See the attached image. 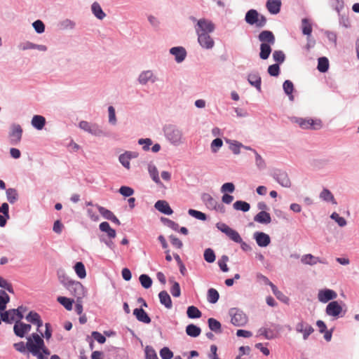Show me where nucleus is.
Instances as JSON below:
<instances>
[{
	"label": "nucleus",
	"mask_w": 359,
	"mask_h": 359,
	"mask_svg": "<svg viewBox=\"0 0 359 359\" xmlns=\"http://www.w3.org/2000/svg\"><path fill=\"white\" fill-rule=\"evenodd\" d=\"M229 261V257L226 255L222 256L221 259L218 260V265L219 269L223 272H228L229 267L226 264V262Z\"/></svg>",
	"instance_id": "58"
},
{
	"label": "nucleus",
	"mask_w": 359,
	"mask_h": 359,
	"mask_svg": "<svg viewBox=\"0 0 359 359\" xmlns=\"http://www.w3.org/2000/svg\"><path fill=\"white\" fill-rule=\"evenodd\" d=\"M337 297V292L331 289L325 288L320 290L318 293V301L322 303H327Z\"/></svg>",
	"instance_id": "12"
},
{
	"label": "nucleus",
	"mask_w": 359,
	"mask_h": 359,
	"mask_svg": "<svg viewBox=\"0 0 359 359\" xmlns=\"http://www.w3.org/2000/svg\"><path fill=\"white\" fill-rule=\"evenodd\" d=\"M163 131L166 140L174 146H179L184 142L183 133L177 126L165 125Z\"/></svg>",
	"instance_id": "3"
},
{
	"label": "nucleus",
	"mask_w": 359,
	"mask_h": 359,
	"mask_svg": "<svg viewBox=\"0 0 359 359\" xmlns=\"http://www.w3.org/2000/svg\"><path fill=\"white\" fill-rule=\"evenodd\" d=\"M292 121L297 123L302 129L319 130L322 128V121L320 119L303 118L293 117Z\"/></svg>",
	"instance_id": "6"
},
{
	"label": "nucleus",
	"mask_w": 359,
	"mask_h": 359,
	"mask_svg": "<svg viewBox=\"0 0 359 359\" xmlns=\"http://www.w3.org/2000/svg\"><path fill=\"white\" fill-rule=\"evenodd\" d=\"M253 153L255 155V163L257 168L260 170L266 168V163L262 157L257 152L256 150H253Z\"/></svg>",
	"instance_id": "59"
},
{
	"label": "nucleus",
	"mask_w": 359,
	"mask_h": 359,
	"mask_svg": "<svg viewBox=\"0 0 359 359\" xmlns=\"http://www.w3.org/2000/svg\"><path fill=\"white\" fill-rule=\"evenodd\" d=\"M133 315L136 319L143 323L149 324L151 323V318L142 308H136L133 310Z\"/></svg>",
	"instance_id": "17"
},
{
	"label": "nucleus",
	"mask_w": 359,
	"mask_h": 359,
	"mask_svg": "<svg viewBox=\"0 0 359 359\" xmlns=\"http://www.w3.org/2000/svg\"><path fill=\"white\" fill-rule=\"evenodd\" d=\"M254 221L260 224H268L271 222V217L269 212L260 211L254 217Z\"/></svg>",
	"instance_id": "21"
},
{
	"label": "nucleus",
	"mask_w": 359,
	"mask_h": 359,
	"mask_svg": "<svg viewBox=\"0 0 359 359\" xmlns=\"http://www.w3.org/2000/svg\"><path fill=\"white\" fill-rule=\"evenodd\" d=\"M32 337L34 341L29 339L28 351L37 359H47L45 355H49L50 351L46 346L43 339L37 333H32Z\"/></svg>",
	"instance_id": "1"
},
{
	"label": "nucleus",
	"mask_w": 359,
	"mask_h": 359,
	"mask_svg": "<svg viewBox=\"0 0 359 359\" xmlns=\"http://www.w3.org/2000/svg\"><path fill=\"white\" fill-rule=\"evenodd\" d=\"M201 198L203 203L209 210H212L214 208H215L217 201L210 194L208 193H203L201 194Z\"/></svg>",
	"instance_id": "20"
},
{
	"label": "nucleus",
	"mask_w": 359,
	"mask_h": 359,
	"mask_svg": "<svg viewBox=\"0 0 359 359\" xmlns=\"http://www.w3.org/2000/svg\"><path fill=\"white\" fill-rule=\"evenodd\" d=\"M229 314L231 316V323L235 326L242 327L248 323L246 314L240 309L231 308L229 311Z\"/></svg>",
	"instance_id": "5"
},
{
	"label": "nucleus",
	"mask_w": 359,
	"mask_h": 359,
	"mask_svg": "<svg viewBox=\"0 0 359 359\" xmlns=\"http://www.w3.org/2000/svg\"><path fill=\"white\" fill-rule=\"evenodd\" d=\"M223 141L221 138L217 137L214 139L210 144V149L212 153H217L222 147Z\"/></svg>",
	"instance_id": "52"
},
{
	"label": "nucleus",
	"mask_w": 359,
	"mask_h": 359,
	"mask_svg": "<svg viewBox=\"0 0 359 359\" xmlns=\"http://www.w3.org/2000/svg\"><path fill=\"white\" fill-rule=\"evenodd\" d=\"M231 241L238 243L241 242L242 238L237 231L231 229L230 231L226 235Z\"/></svg>",
	"instance_id": "60"
},
{
	"label": "nucleus",
	"mask_w": 359,
	"mask_h": 359,
	"mask_svg": "<svg viewBox=\"0 0 359 359\" xmlns=\"http://www.w3.org/2000/svg\"><path fill=\"white\" fill-rule=\"evenodd\" d=\"M170 54L173 55L177 62H182L187 55L186 50L183 47H173L170 50Z\"/></svg>",
	"instance_id": "19"
},
{
	"label": "nucleus",
	"mask_w": 359,
	"mask_h": 359,
	"mask_svg": "<svg viewBox=\"0 0 359 359\" xmlns=\"http://www.w3.org/2000/svg\"><path fill=\"white\" fill-rule=\"evenodd\" d=\"M79 127L83 131L96 137L105 135V133L101 127L95 123H91L86 121H81L79 123Z\"/></svg>",
	"instance_id": "7"
},
{
	"label": "nucleus",
	"mask_w": 359,
	"mask_h": 359,
	"mask_svg": "<svg viewBox=\"0 0 359 359\" xmlns=\"http://www.w3.org/2000/svg\"><path fill=\"white\" fill-rule=\"evenodd\" d=\"M203 257H204V259L208 263H213L216 259L215 252L211 248H207L205 250Z\"/></svg>",
	"instance_id": "50"
},
{
	"label": "nucleus",
	"mask_w": 359,
	"mask_h": 359,
	"mask_svg": "<svg viewBox=\"0 0 359 359\" xmlns=\"http://www.w3.org/2000/svg\"><path fill=\"white\" fill-rule=\"evenodd\" d=\"M57 275L60 283L65 287H66L73 280L67 276L65 271L62 269L57 270Z\"/></svg>",
	"instance_id": "36"
},
{
	"label": "nucleus",
	"mask_w": 359,
	"mask_h": 359,
	"mask_svg": "<svg viewBox=\"0 0 359 359\" xmlns=\"http://www.w3.org/2000/svg\"><path fill=\"white\" fill-rule=\"evenodd\" d=\"M29 339L32 341H34V339H32V334L27 337V343L26 344H25L23 341H20L18 343H15L13 344V347L15 348V349L16 351H19L21 353L25 354V353H27L29 354V353L28 351Z\"/></svg>",
	"instance_id": "28"
},
{
	"label": "nucleus",
	"mask_w": 359,
	"mask_h": 359,
	"mask_svg": "<svg viewBox=\"0 0 359 359\" xmlns=\"http://www.w3.org/2000/svg\"><path fill=\"white\" fill-rule=\"evenodd\" d=\"M253 238L255 240L257 245L260 248H266L271 243L270 236L262 231H255L253 233Z\"/></svg>",
	"instance_id": "14"
},
{
	"label": "nucleus",
	"mask_w": 359,
	"mask_h": 359,
	"mask_svg": "<svg viewBox=\"0 0 359 359\" xmlns=\"http://www.w3.org/2000/svg\"><path fill=\"white\" fill-rule=\"evenodd\" d=\"M302 33L307 36H310L312 32V26L309 20L304 18L302 20Z\"/></svg>",
	"instance_id": "43"
},
{
	"label": "nucleus",
	"mask_w": 359,
	"mask_h": 359,
	"mask_svg": "<svg viewBox=\"0 0 359 359\" xmlns=\"http://www.w3.org/2000/svg\"><path fill=\"white\" fill-rule=\"evenodd\" d=\"M99 229L101 231L107 233L106 237L114 238L116 236L115 229H112L107 222H101L99 225Z\"/></svg>",
	"instance_id": "22"
},
{
	"label": "nucleus",
	"mask_w": 359,
	"mask_h": 359,
	"mask_svg": "<svg viewBox=\"0 0 359 359\" xmlns=\"http://www.w3.org/2000/svg\"><path fill=\"white\" fill-rule=\"evenodd\" d=\"M161 221L162 222V223L163 224H165L168 227L172 229V230L178 231V228L180 227V226L175 222H174V221H172V220H171V219H170L168 218L163 217H162L161 218Z\"/></svg>",
	"instance_id": "54"
},
{
	"label": "nucleus",
	"mask_w": 359,
	"mask_h": 359,
	"mask_svg": "<svg viewBox=\"0 0 359 359\" xmlns=\"http://www.w3.org/2000/svg\"><path fill=\"white\" fill-rule=\"evenodd\" d=\"M233 207L236 210H241L244 212H248L250 209V205L246 201H236Z\"/></svg>",
	"instance_id": "41"
},
{
	"label": "nucleus",
	"mask_w": 359,
	"mask_h": 359,
	"mask_svg": "<svg viewBox=\"0 0 359 359\" xmlns=\"http://www.w3.org/2000/svg\"><path fill=\"white\" fill-rule=\"evenodd\" d=\"M188 213L189 215H191V217H193L197 219H199L201 221H205L207 219V215L201 211L194 210V209H189L188 210Z\"/></svg>",
	"instance_id": "51"
},
{
	"label": "nucleus",
	"mask_w": 359,
	"mask_h": 359,
	"mask_svg": "<svg viewBox=\"0 0 359 359\" xmlns=\"http://www.w3.org/2000/svg\"><path fill=\"white\" fill-rule=\"evenodd\" d=\"M201 332V328L194 324H189L186 327V333L189 337H197L200 335Z\"/></svg>",
	"instance_id": "33"
},
{
	"label": "nucleus",
	"mask_w": 359,
	"mask_h": 359,
	"mask_svg": "<svg viewBox=\"0 0 359 359\" xmlns=\"http://www.w3.org/2000/svg\"><path fill=\"white\" fill-rule=\"evenodd\" d=\"M270 175L282 187L289 188L291 187V181L285 170L281 169H273Z\"/></svg>",
	"instance_id": "8"
},
{
	"label": "nucleus",
	"mask_w": 359,
	"mask_h": 359,
	"mask_svg": "<svg viewBox=\"0 0 359 359\" xmlns=\"http://www.w3.org/2000/svg\"><path fill=\"white\" fill-rule=\"evenodd\" d=\"M91 11L94 15L99 20H103L106 17L105 13L97 2H94L92 4Z\"/></svg>",
	"instance_id": "30"
},
{
	"label": "nucleus",
	"mask_w": 359,
	"mask_h": 359,
	"mask_svg": "<svg viewBox=\"0 0 359 359\" xmlns=\"http://www.w3.org/2000/svg\"><path fill=\"white\" fill-rule=\"evenodd\" d=\"M145 359H158L156 351L151 346H147L144 349Z\"/></svg>",
	"instance_id": "56"
},
{
	"label": "nucleus",
	"mask_w": 359,
	"mask_h": 359,
	"mask_svg": "<svg viewBox=\"0 0 359 359\" xmlns=\"http://www.w3.org/2000/svg\"><path fill=\"white\" fill-rule=\"evenodd\" d=\"M148 171L150 175V177H151L154 182H156L158 184H161V180L158 176V169L154 165L149 164Z\"/></svg>",
	"instance_id": "37"
},
{
	"label": "nucleus",
	"mask_w": 359,
	"mask_h": 359,
	"mask_svg": "<svg viewBox=\"0 0 359 359\" xmlns=\"http://www.w3.org/2000/svg\"><path fill=\"white\" fill-rule=\"evenodd\" d=\"M154 207L157 210L163 214L170 215L173 213V210L169 205L168 203L165 201H157L154 205Z\"/></svg>",
	"instance_id": "18"
},
{
	"label": "nucleus",
	"mask_w": 359,
	"mask_h": 359,
	"mask_svg": "<svg viewBox=\"0 0 359 359\" xmlns=\"http://www.w3.org/2000/svg\"><path fill=\"white\" fill-rule=\"evenodd\" d=\"M170 283H172V285L170 288V293L175 297H179L181 294V290L180 284L174 281L172 278L169 279Z\"/></svg>",
	"instance_id": "47"
},
{
	"label": "nucleus",
	"mask_w": 359,
	"mask_h": 359,
	"mask_svg": "<svg viewBox=\"0 0 359 359\" xmlns=\"http://www.w3.org/2000/svg\"><path fill=\"white\" fill-rule=\"evenodd\" d=\"M208 327L212 332H214L216 334L222 333V325L217 320L213 318H210L208 320Z\"/></svg>",
	"instance_id": "32"
},
{
	"label": "nucleus",
	"mask_w": 359,
	"mask_h": 359,
	"mask_svg": "<svg viewBox=\"0 0 359 359\" xmlns=\"http://www.w3.org/2000/svg\"><path fill=\"white\" fill-rule=\"evenodd\" d=\"M281 1L280 0H268L266 8L272 14H277L280 12Z\"/></svg>",
	"instance_id": "24"
},
{
	"label": "nucleus",
	"mask_w": 359,
	"mask_h": 359,
	"mask_svg": "<svg viewBox=\"0 0 359 359\" xmlns=\"http://www.w3.org/2000/svg\"><path fill=\"white\" fill-rule=\"evenodd\" d=\"M259 332L260 334L264 336V337L266 339H273L276 337L274 331L270 328L260 329Z\"/></svg>",
	"instance_id": "55"
},
{
	"label": "nucleus",
	"mask_w": 359,
	"mask_h": 359,
	"mask_svg": "<svg viewBox=\"0 0 359 359\" xmlns=\"http://www.w3.org/2000/svg\"><path fill=\"white\" fill-rule=\"evenodd\" d=\"M3 322L8 324L13 323L16 319L18 320V311L15 309L4 310L0 313Z\"/></svg>",
	"instance_id": "15"
},
{
	"label": "nucleus",
	"mask_w": 359,
	"mask_h": 359,
	"mask_svg": "<svg viewBox=\"0 0 359 359\" xmlns=\"http://www.w3.org/2000/svg\"><path fill=\"white\" fill-rule=\"evenodd\" d=\"M258 39L262 42L259 57L262 60H266L271 53V46H273L276 41L274 34L271 31L264 30L260 32Z\"/></svg>",
	"instance_id": "2"
},
{
	"label": "nucleus",
	"mask_w": 359,
	"mask_h": 359,
	"mask_svg": "<svg viewBox=\"0 0 359 359\" xmlns=\"http://www.w3.org/2000/svg\"><path fill=\"white\" fill-rule=\"evenodd\" d=\"M74 269L79 278H84L86 276V268L83 262H76L74 266Z\"/></svg>",
	"instance_id": "42"
},
{
	"label": "nucleus",
	"mask_w": 359,
	"mask_h": 359,
	"mask_svg": "<svg viewBox=\"0 0 359 359\" xmlns=\"http://www.w3.org/2000/svg\"><path fill=\"white\" fill-rule=\"evenodd\" d=\"M112 239L113 238H109L104 235H101L99 236V240L101 243H104L111 250H114L115 244L113 242Z\"/></svg>",
	"instance_id": "57"
},
{
	"label": "nucleus",
	"mask_w": 359,
	"mask_h": 359,
	"mask_svg": "<svg viewBox=\"0 0 359 359\" xmlns=\"http://www.w3.org/2000/svg\"><path fill=\"white\" fill-rule=\"evenodd\" d=\"M271 288L277 299L285 303L288 301V298L275 285H272Z\"/></svg>",
	"instance_id": "53"
},
{
	"label": "nucleus",
	"mask_w": 359,
	"mask_h": 359,
	"mask_svg": "<svg viewBox=\"0 0 359 359\" xmlns=\"http://www.w3.org/2000/svg\"><path fill=\"white\" fill-rule=\"evenodd\" d=\"M139 280L142 286L145 289H149L151 287L152 279L147 274H142L139 277Z\"/></svg>",
	"instance_id": "46"
},
{
	"label": "nucleus",
	"mask_w": 359,
	"mask_h": 359,
	"mask_svg": "<svg viewBox=\"0 0 359 359\" xmlns=\"http://www.w3.org/2000/svg\"><path fill=\"white\" fill-rule=\"evenodd\" d=\"M160 356L162 359H171L173 357V353L169 348L163 347L160 350Z\"/></svg>",
	"instance_id": "61"
},
{
	"label": "nucleus",
	"mask_w": 359,
	"mask_h": 359,
	"mask_svg": "<svg viewBox=\"0 0 359 359\" xmlns=\"http://www.w3.org/2000/svg\"><path fill=\"white\" fill-rule=\"evenodd\" d=\"M219 298V292L214 288H210L208 290V301L210 304H215Z\"/></svg>",
	"instance_id": "44"
},
{
	"label": "nucleus",
	"mask_w": 359,
	"mask_h": 359,
	"mask_svg": "<svg viewBox=\"0 0 359 359\" xmlns=\"http://www.w3.org/2000/svg\"><path fill=\"white\" fill-rule=\"evenodd\" d=\"M329 68V61L327 57H323L318 59V69L320 72H325Z\"/></svg>",
	"instance_id": "48"
},
{
	"label": "nucleus",
	"mask_w": 359,
	"mask_h": 359,
	"mask_svg": "<svg viewBox=\"0 0 359 359\" xmlns=\"http://www.w3.org/2000/svg\"><path fill=\"white\" fill-rule=\"evenodd\" d=\"M320 198L326 202H331L332 204H337V201L334 199V195L327 189H323L320 194Z\"/></svg>",
	"instance_id": "34"
},
{
	"label": "nucleus",
	"mask_w": 359,
	"mask_h": 359,
	"mask_svg": "<svg viewBox=\"0 0 359 359\" xmlns=\"http://www.w3.org/2000/svg\"><path fill=\"white\" fill-rule=\"evenodd\" d=\"M187 314L189 318H199L202 316L201 311L195 306H189L187 310Z\"/></svg>",
	"instance_id": "35"
},
{
	"label": "nucleus",
	"mask_w": 359,
	"mask_h": 359,
	"mask_svg": "<svg viewBox=\"0 0 359 359\" xmlns=\"http://www.w3.org/2000/svg\"><path fill=\"white\" fill-rule=\"evenodd\" d=\"M325 313L327 316L333 317L334 319L343 317L346 313V310H343L341 305L337 301H332L328 303L325 309Z\"/></svg>",
	"instance_id": "9"
},
{
	"label": "nucleus",
	"mask_w": 359,
	"mask_h": 359,
	"mask_svg": "<svg viewBox=\"0 0 359 359\" xmlns=\"http://www.w3.org/2000/svg\"><path fill=\"white\" fill-rule=\"evenodd\" d=\"M22 128L20 125L13 123L10 128L8 137L10 139V144L12 145H18L21 141L22 136Z\"/></svg>",
	"instance_id": "10"
},
{
	"label": "nucleus",
	"mask_w": 359,
	"mask_h": 359,
	"mask_svg": "<svg viewBox=\"0 0 359 359\" xmlns=\"http://www.w3.org/2000/svg\"><path fill=\"white\" fill-rule=\"evenodd\" d=\"M95 206L97 207L100 215L106 219H108L110 221V219H111L112 217L115 215L111 210H109L102 206H100L97 204L95 205Z\"/></svg>",
	"instance_id": "45"
},
{
	"label": "nucleus",
	"mask_w": 359,
	"mask_h": 359,
	"mask_svg": "<svg viewBox=\"0 0 359 359\" xmlns=\"http://www.w3.org/2000/svg\"><path fill=\"white\" fill-rule=\"evenodd\" d=\"M330 217H331V219L334 220L338 224V225L341 227H343L346 225V219L344 217H340L339 215L337 212H333L331 215Z\"/></svg>",
	"instance_id": "62"
},
{
	"label": "nucleus",
	"mask_w": 359,
	"mask_h": 359,
	"mask_svg": "<svg viewBox=\"0 0 359 359\" xmlns=\"http://www.w3.org/2000/svg\"><path fill=\"white\" fill-rule=\"evenodd\" d=\"M198 27L196 29L197 34L201 33H211L215 29L214 24L205 19H200L197 22Z\"/></svg>",
	"instance_id": "13"
},
{
	"label": "nucleus",
	"mask_w": 359,
	"mask_h": 359,
	"mask_svg": "<svg viewBox=\"0 0 359 359\" xmlns=\"http://www.w3.org/2000/svg\"><path fill=\"white\" fill-rule=\"evenodd\" d=\"M155 80V76H154L153 72L150 70L143 72L139 76V81L142 84H146L148 82L154 83Z\"/></svg>",
	"instance_id": "25"
},
{
	"label": "nucleus",
	"mask_w": 359,
	"mask_h": 359,
	"mask_svg": "<svg viewBox=\"0 0 359 359\" xmlns=\"http://www.w3.org/2000/svg\"><path fill=\"white\" fill-rule=\"evenodd\" d=\"M65 288L67 289L72 295L76 297L77 302H79V299H81L84 296V287L79 281L72 280Z\"/></svg>",
	"instance_id": "11"
},
{
	"label": "nucleus",
	"mask_w": 359,
	"mask_h": 359,
	"mask_svg": "<svg viewBox=\"0 0 359 359\" xmlns=\"http://www.w3.org/2000/svg\"><path fill=\"white\" fill-rule=\"evenodd\" d=\"M249 83L252 86L256 88L259 90L261 88V77L258 73H251L248 75V79Z\"/></svg>",
	"instance_id": "31"
},
{
	"label": "nucleus",
	"mask_w": 359,
	"mask_h": 359,
	"mask_svg": "<svg viewBox=\"0 0 359 359\" xmlns=\"http://www.w3.org/2000/svg\"><path fill=\"white\" fill-rule=\"evenodd\" d=\"M57 301L62 304L67 311H71L72 309V305L74 303V299L70 298L59 296L57 298Z\"/></svg>",
	"instance_id": "39"
},
{
	"label": "nucleus",
	"mask_w": 359,
	"mask_h": 359,
	"mask_svg": "<svg viewBox=\"0 0 359 359\" xmlns=\"http://www.w3.org/2000/svg\"><path fill=\"white\" fill-rule=\"evenodd\" d=\"M138 144L142 145V149L144 151H149L153 142L150 138H141L139 139Z\"/></svg>",
	"instance_id": "63"
},
{
	"label": "nucleus",
	"mask_w": 359,
	"mask_h": 359,
	"mask_svg": "<svg viewBox=\"0 0 359 359\" xmlns=\"http://www.w3.org/2000/svg\"><path fill=\"white\" fill-rule=\"evenodd\" d=\"M159 300L161 304H163L166 309H171L172 303L171 298L167 291L163 290L158 294Z\"/></svg>",
	"instance_id": "23"
},
{
	"label": "nucleus",
	"mask_w": 359,
	"mask_h": 359,
	"mask_svg": "<svg viewBox=\"0 0 359 359\" xmlns=\"http://www.w3.org/2000/svg\"><path fill=\"white\" fill-rule=\"evenodd\" d=\"M245 20L248 24L255 25L257 27H263L266 24V18L255 9H250L247 12Z\"/></svg>",
	"instance_id": "4"
},
{
	"label": "nucleus",
	"mask_w": 359,
	"mask_h": 359,
	"mask_svg": "<svg viewBox=\"0 0 359 359\" xmlns=\"http://www.w3.org/2000/svg\"><path fill=\"white\" fill-rule=\"evenodd\" d=\"M10 297L4 290H0V313L6 308V304L9 302Z\"/></svg>",
	"instance_id": "40"
},
{
	"label": "nucleus",
	"mask_w": 359,
	"mask_h": 359,
	"mask_svg": "<svg viewBox=\"0 0 359 359\" xmlns=\"http://www.w3.org/2000/svg\"><path fill=\"white\" fill-rule=\"evenodd\" d=\"M118 191L122 196L125 197H130L134 194L133 189L127 186L121 187Z\"/></svg>",
	"instance_id": "64"
},
{
	"label": "nucleus",
	"mask_w": 359,
	"mask_h": 359,
	"mask_svg": "<svg viewBox=\"0 0 359 359\" xmlns=\"http://www.w3.org/2000/svg\"><path fill=\"white\" fill-rule=\"evenodd\" d=\"M6 194L7 200L10 203L13 204L18 201V194L15 189L8 188L6 189Z\"/></svg>",
	"instance_id": "38"
},
{
	"label": "nucleus",
	"mask_w": 359,
	"mask_h": 359,
	"mask_svg": "<svg viewBox=\"0 0 359 359\" xmlns=\"http://www.w3.org/2000/svg\"><path fill=\"white\" fill-rule=\"evenodd\" d=\"M226 142L230 143L229 148L234 154H240V152H241L240 149L241 148V147H243V144H241V142H238L236 140H226Z\"/></svg>",
	"instance_id": "49"
},
{
	"label": "nucleus",
	"mask_w": 359,
	"mask_h": 359,
	"mask_svg": "<svg viewBox=\"0 0 359 359\" xmlns=\"http://www.w3.org/2000/svg\"><path fill=\"white\" fill-rule=\"evenodd\" d=\"M31 123L34 128L40 130H42L45 126L46 118L41 115H34L32 117Z\"/></svg>",
	"instance_id": "27"
},
{
	"label": "nucleus",
	"mask_w": 359,
	"mask_h": 359,
	"mask_svg": "<svg viewBox=\"0 0 359 359\" xmlns=\"http://www.w3.org/2000/svg\"><path fill=\"white\" fill-rule=\"evenodd\" d=\"M21 320L22 319H18L15 320L13 326V332L17 337L23 338L26 334V331L25 330L23 322H22Z\"/></svg>",
	"instance_id": "26"
},
{
	"label": "nucleus",
	"mask_w": 359,
	"mask_h": 359,
	"mask_svg": "<svg viewBox=\"0 0 359 359\" xmlns=\"http://www.w3.org/2000/svg\"><path fill=\"white\" fill-rule=\"evenodd\" d=\"M301 262L304 264H309L311 266L315 265L318 262L323 264L325 263L324 262L321 261L319 257H315L311 254H307L302 256Z\"/></svg>",
	"instance_id": "29"
},
{
	"label": "nucleus",
	"mask_w": 359,
	"mask_h": 359,
	"mask_svg": "<svg viewBox=\"0 0 359 359\" xmlns=\"http://www.w3.org/2000/svg\"><path fill=\"white\" fill-rule=\"evenodd\" d=\"M210 33H201L198 34V41L200 45L207 49L212 48L214 46L215 42Z\"/></svg>",
	"instance_id": "16"
}]
</instances>
